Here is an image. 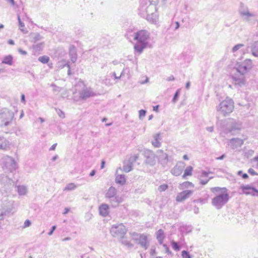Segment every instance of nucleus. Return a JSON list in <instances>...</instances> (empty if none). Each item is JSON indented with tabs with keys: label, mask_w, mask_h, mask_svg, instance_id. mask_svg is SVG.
Instances as JSON below:
<instances>
[{
	"label": "nucleus",
	"mask_w": 258,
	"mask_h": 258,
	"mask_svg": "<svg viewBox=\"0 0 258 258\" xmlns=\"http://www.w3.org/2000/svg\"><path fill=\"white\" fill-rule=\"evenodd\" d=\"M150 33L146 30H141L134 33V39L136 41L135 50L141 54L149 44Z\"/></svg>",
	"instance_id": "1"
},
{
	"label": "nucleus",
	"mask_w": 258,
	"mask_h": 258,
	"mask_svg": "<svg viewBox=\"0 0 258 258\" xmlns=\"http://www.w3.org/2000/svg\"><path fill=\"white\" fill-rule=\"evenodd\" d=\"M117 191L115 187L111 186L107 190L105 198L107 199L111 204L112 207H116L122 203L123 199L121 196L117 194Z\"/></svg>",
	"instance_id": "2"
},
{
	"label": "nucleus",
	"mask_w": 258,
	"mask_h": 258,
	"mask_svg": "<svg viewBox=\"0 0 258 258\" xmlns=\"http://www.w3.org/2000/svg\"><path fill=\"white\" fill-rule=\"evenodd\" d=\"M234 108L233 101L227 97L217 106V110L225 116L230 114L233 111Z\"/></svg>",
	"instance_id": "3"
},
{
	"label": "nucleus",
	"mask_w": 258,
	"mask_h": 258,
	"mask_svg": "<svg viewBox=\"0 0 258 258\" xmlns=\"http://www.w3.org/2000/svg\"><path fill=\"white\" fill-rule=\"evenodd\" d=\"M241 128L242 124L240 121L229 118L227 120L226 126L223 127V132L226 134L230 133L234 135L237 134Z\"/></svg>",
	"instance_id": "4"
},
{
	"label": "nucleus",
	"mask_w": 258,
	"mask_h": 258,
	"mask_svg": "<svg viewBox=\"0 0 258 258\" xmlns=\"http://www.w3.org/2000/svg\"><path fill=\"white\" fill-rule=\"evenodd\" d=\"M14 185L12 179L4 174L0 175V192L2 194H9Z\"/></svg>",
	"instance_id": "5"
},
{
	"label": "nucleus",
	"mask_w": 258,
	"mask_h": 258,
	"mask_svg": "<svg viewBox=\"0 0 258 258\" xmlns=\"http://www.w3.org/2000/svg\"><path fill=\"white\" fill-rule=\"evenodd\" d=\"M14 113L8 109L4 108L0 110V125L7 126L12 123L14 117Z\"/></svg>",
	"instance_id": "6"
},
{
	"label": "nucleus",
	"mask_w": 258,
	"mask_h": 258,
	"mask_svg": "<svg viewBox=\"0 0 258 258\" xmlns=\"http://www.w3.org/2000/svg\"><path fill=\"white\" fill-rule=\"evenodd\" d=\"M229 199V196L227 192H221L212 199V204L217 209H220L228 202Z\"/></svg>",
	"instance_id": "7"
},
{
	"label": "nucleus",
	"mask_w": 258,
	"mask_h": 258,
	"mask_svg": "<svg viewBox=\"0 0 258 258\" xmlns=\"http://www.w3.org/2000/svg\"><path fill=\"white\" fill-rule=\"evenodd\" d=\"M127 229L122 223L113 225L110 230V233L114 237L122 238L126 234Z\"/></svg>",
	"instance_id": "8"
},
{
	"label": "nucleus",
	"mask_w": 258,
	"mask_h": 258,
	"mask_svg": "<svg viewBox=\"0 0 258 258\" xmlns=\"http://www.w3.org/2000/svg\"><path fill=\"white\" fill-rule=\"evenodd\" d=\"M132 239L141 247L147 249L149 247L148 242L147 241V236L144 234H139L136 232L130 233Z\"/></svg>",
	"instance_id": "9"
},
{
	"label": "nucleus",
	"mask_w": 258,
	"mask_h": 258,
	"mask_svg": "<svg viewBox=\"0 0 258 258\" xmlns=\"http://www.w3.org/2000/svg\"><path fill=\"white\" fill-rule=\"evenodd\" d=\"M252 67V62L251 59H246L243 62L238 64L237 71L242 75H244L248 72Z\"/></svg>",
	"instance_id": "10"
},
{
	"label": "nucleus",
	"mask_w": 258,
	"mask_h": 258,
	"mask_svg": "<svg viewBox=\"0 0 258 258\" xmlns=\"http://www.w3.org/2000/svg\"><path fill=\"white\" fill-rule=\"evenodd\" d=\"M4 167L10 172H12L17 168V165L15 160L9 156H5L3 158Z\"/></svg>",
	"instance_id": "11"
},
{
	"label": "nucleus",
	"mask_w": 258,
	"mask_h": 258,
	"mask_svg": "<svg viewBox=\"0 0 258 258\" xmlns=\"http://www.w3.org/2000/svg\"><path fill=\"white\" fill-rule=\"evenodd\" d=\"M240 189L242 190L240 194H245L246 195H251L253 197H258V190L255 187L250 185H242L240 186Z\"/></svg>",
	"instance_id": "12"
},
{
	"label": "nucleus",
	"mask_w": 258,
	"mask_h": 258,
	"mask_svg": "<svg viewBox=\"0 0 258 258\" xmlns=\"http://www.w3.org/2000/svg\"><path fill=\"white\" fill-rule=\"evenodd\" d=\"M244 141L239 138H232L228 142V145L232 150H237L243 144Z\"/></svg>",
	"instance_id": "13"
},
{
	"label": "nucleus",
	"mask_w": 258,
	"mask_h": 258,
	"mask_svg": "<svg viewBox=\"0 0 258 258\" xmlns=\"http://www.w3.org/2000/svg\"><path fill=\"white\" fill-rule=\"evenodd\" d=\"M191 190H185L179 192L176 197V201L181 202L189 198L193 194Z\"/></svg>",
	"instance_id": "14"
},
{
	"label": "nucleus",
	"mask_w": 258,
	"mask_h": 258,
	"mask_svg": "<svg viewBox=\"0 0 258 258\" xmlns=\"http://www.w3.org/2000/svg\"><path fill=\"white\" fill-rule=\"evenodd\" d=\"M79 95L81 99L86 100L89 97L95 96L96 94L91 88H85L79 92Z\"/></svg>",
	"instance_id": "15"
},
{
	"label": "nucleus",
	"mask_w": 258,
	"mask_h": 258,
	"mask_svg": "<svg viewBox=\"0 0 258 258\" xmlns=\"http://www.w3.org/2000/svg\"><path fill=\"white\" fill-rule=\"evenodd\" d=\"M157 154L159 157V160L161 164L165 166L166 165L168 162V156L164 153L162 150H158L157 151Z\"/></svg>",
	"instance_id": "16"
},
{
	"label": "nucleus",
	"mask_w": 258,
	"mask_h": 258,
	"mask_svg": "<svg viewBox=\"0 0 258 258\" xmlns=\"http://www.w3.org/2000/svg\"><path fill=\"white\" fill-rule=\"evenodd\" d=\"M232 80L234 85L237 87H241L245 85L246 82L243 75L240 77H237L236 76L232 77Z\"/></svg>",
	"instance_id": "17"
},
{
	"label": "nucleus",
	"mask_w": 258,
	"mask_h": 258,
	"mask_svg": "<svg viewBox=\"0 0 258 258\" xmlns=\"http://www.w3.org/2000/svg\"><path fill=\"white\" fill-rule=\"evenodd\" d=\"M10 142L3 137H0V149L7 151L10 149Z\"/></svg>",
	"instance_id": "18"
},
{
	"label": "nucleus",
	"mask_w": 258,
	"mask_h": 258,
	"mask_svg": "<svg viewBox=\"0 0 258 258\" xmlns=\"http://www.w3.org/2000/svg\"><path fill=\"white\" fill-rule=\"evenodd\" d=\"M209 173V172H207L205 171H202L199 177L200 184L205 185L209 182L210 179L213 178V177H210L208 179H205V178L208 177Z\"/></svg>",
	"instance_id": "19"
},
{
	"label": "nucleus",
	"mask_w": 258,
	"mask_h": 258,
	"mask_svg": "<svg viewBox=\"0 0 258 258\" xmlns=\"http://www.w3.org/2000/svg\"><path fill=\"white\" fill-rule=\"evenodd\" d=\"M69 56L70 59L73 63L76 61L77 59V53L76 47L74 45H71L69 49Z\"/></svg>",
	"instance_id": "20"
},
{
	"label": "nucleus",
	"mask_w": 258,
	"mask_h": 258,
	"mask_svg": "<svg viewBox=\"0 0 258 258\" xmlns=\"http://www.w3.org/2000/svg\"><path fill=\"white\" fill-rule=\"evenodd\" d=\"M239 13L241 17L243 16H250V12L247 6L241 3L239 8Z\"/></svg>",
	"instance_id": "21"
},
{
	"label": "nucleus",
	"mask_w": 258,
	"mask_h": 258,
	"mask_svg": "<svg viewBox=\"0 0 258 258\" xmlns=\"http://www.w3.org/2000/svg\"><path fill=\"white\" fill-rule=\"evenodd\" d=\"M99 211L101 216L106 217L109 214V206L106 204H103L99 206Z\"/></svg>",
	"instance_id": "22"
},
{
	"label": "nucleus",
	"mask_w": 258,
	"mask_h": 258,
	"mask_svg": "<svg viewBox=\"0 0 258 258\" xmlns=\"http://www.w3.org/2000/svg\"><path fill=\"white\" fill-rule=\"evenodd\" d=\"M255 16V15L254 14L250 13V16H243L241 17L244 21L250 24H253L256 21Z\"/></svg>",
	"instance_id": "23"
},
{
	"label": "nucleus",
	"mask_w": 258,
	"mask_h": 258,
	"mask_svg": "<svg viewBox=\"0 0 258 258\" xmlns=\"http://www.w3.org/2000/svg\"><path fill=\"white\" fill-rule=\"evenodd\" d=\"M141 10L143 12H145L147 16H149L150 14H153V13H151L150 10L151 9H156V8L154 6L150 4L148 7H146L145 6L142 5V3L141 4Z\"/></svg>",
	"instance_id": "24"
},
{
	"label": "nucleus",
	"mask_w": 258,
	"mask_h": 258,
	"mask_svg": "<svg viewBox=\"0 0 258 258\" xmlns=\"http://www.w3.org/2000/svg\"><path fill=\"white\" fill-rule=\"evenodd\" d=\"M182 170L183 168L182 166L178 165H176L171 170V172L173 175L175 176H179L181 174Z\"/></svg>",
	"instance_id": "25"
},
{
	"label": "nucleus",
	"mask_w": 258,
	"mask_h": 258,
	"mask_svg": "<svg viewBox=\"0 0 258 258\" xmlns=\"http://www.w3.org/2000/svg\"><path fill=\"white\" fill-rule=\"evenodd\" d=\"M161 140L160 138V134L158 133L154 135V140L152 142L153 146L155 147L158 148L161 146V143L160 141Z\"/></svg>",
	"instance_id": "26"
},
{
	"label": "nucleus",
	"mask_w": 258,
	"mask_h": 258,
	"mask_svg": "<svg viewBox=\"0 0 258 258\" xmlns=\"http://www.w3.org/2000/svg\"><path fill=\"white\" fill-rule=\"evenodd\" d=\"M251 51L253 56L258 57V41H255L252 44Z\"/></svg>",
	"instance_id": "27"
},
{
	"label": "nucleus",
	"mask_w": 258,
	"mask_h": 258,
	"mask_svg": "<svg viewBox=\"0 0 258 258\" xmlns=\"http://www.w3.org/2000/svg\"><path fill=\"white\" fill-rule=\"evenodd\" d=\"M2 63L12 66L13 64V57L12 55L5 56L2 60Z\"/></svg>",
	"instance_id": "28"
},
{
	"label": "nucleus",
	"mask_w": 258,
	"mask_h": 258,
	"mask_svg": "<svg viewBox=\"0 0 258 258\" xmlns=\"http://www.w3.org/2000/svg\"><path fill=\"white\" fill-rule=\"evenodd\" d=\"M211 190L216 195L221 192H224L225 191L227 192V189L226 187H214L211 188Z\"/></svg>",
	"instance_id": "29"
},
{
	"label": "nucleus",
	"mask_w": 258,
	"mask_h": 258,
	"mask_svg": "<svg viewBox=\"0 0 258 258\" xmlns=\"http://www.w3.org/2000/svg\"><path fill=\"white\" fill-rule=\"evenodd\" d=\"M157 239H158L160 244H162L163 241L165 238L164 231L162 229H159L156 233Z\"/></svg>",
	"instance_id": "30"
},
{
	"label": "nucleus",
	"mask_w": 258,
	"mask_h": 258,
	"mask_svg": "<svg viewBox=\"0 0 258 258\" xmlns=\"http://www.w3.org/2000/svg\"><path fill=\"white\" fill-rule=\"evenodd\" d=\"M17 191L20 196H24L27 193L28 189L25 185H19L17 186Z\"/></svg>",
	"instance_id": "31"
},
{
	"label": "nucleus",
	"mask_w": 258,
	"mask_h": 258,
	"mask_svg": "<svg viewBox=\"0 0 258 258\" xmlns=\"http://www.w3.org/2000/svg\"><path fill=\"white\" fill-rule=\"evenodd\" d=\"M115 182L120 185H123L126 182L124 175L120 174L116 175L115 177Z\"/></svg>",
	"instance_id": "32"
},
{
	"label": "nucleus",
	"mask_w": 258,
	"mask_h": 258,
	"mask_svg": "<svg viewBox=\"0 0 258 258\" xmlns=\"http://www.w3.org/2000/svg\"><path fill=\"white\" fill-rule=\"evenodd\" d=\"M133 163L131 162V160H128L127 163H124L123 166V170L125 172H128L133 169Z\"/></svg>",
	"instance_id": "33"
},
{
	"label": "nucleus",
	"mask_w": 258,
	"mask_h": 258,
	"mask_svg": "<svg viewBox=\"0 0 258 258\" xmlns=\"http://www.w3.org/2000/svg\"><path fill=\"white\" fill-rule=\"evenodd\" d=\"M31 38L33 42H36L42 39V37L38 33L31 34Z\"/></svg>",
	"instance_id": "34"
},
{
	"label": "nucleus",
	"mask_w": 258,
	"mask_h": 258,
	"mask_svg": "<svg viewBox=\"0 0 258 258\" xmlns=\"http://www.w3.org/2000/svg\"><path fill=\"white\" fill-rule=\"evenodd\" d=\"M192 167L191 166H188L186 168V169L184 170V174L182 176V177L183 178H185L187 176H190L192 175Z\"/></svg>",
	"instance_id": "35"
},
{
	"label": "nucleus",
	"mask_w": 258,
	"mask_h": 258,
	"mask_svg": "<svg viewBox=\"0 0 258 258\" xmlns=\"http://www.w3.org/2000/svg\"><path fill=\"white\" fill-rule=\"evenodd\" d=\"M17 18L20 30L24 33H27L28 31L26 30L23 29V28L25 27V25L24 23L21 21L20 15L19 14L17 15Z\"/></svg>",
	"instance_id": "36"
},
{
	"label": "nucleus",
	"mask_w": 258,
	"mask_h": 258,
	"mask_svg": "<svg viewBox=\"0 0 258 258\" xmlns=\"http://www.w3.org/2000/svg\"><path fill=\"white\" fill-rule=\"evenodd\" d=\"M76 188L77 186L74 183H70L66 186L63 190H73Z\"/></svg>",
	"instance_id": "37"
},
{
	"label": "nucleus",
	"mask_w": 258,
	"mask_h": 258,
	"mask_svg": "<svg viewBox=\"0 0 258 258\" xmlns=\"http://www.w3.org/2000/svg\"><path fill=\"white\" fill-rule=\"evenodd\" d=\"M49 57L46 55L40 56L38 60L43 63H46L49 61Z\"/></svg>",
	"instance_id": "38"
},
{
	"label": "nucleus",
	"mask_w": 258,
	"mask_h": 258,
	"mask_svg": "<svg viewBox=\"0 0 258 258\" xmlns=\"http://www.w3.org/2000/svg\"><path fill=\"white\" fill-rule=\"evenodd\" d=\"M181 186L182 187V188H188L189 187H194V184L189 181H185L183 182Z\"/></svg>",
	"instance_id": "39"
},
{
	"label": "nucleus",
	"mask_w": 258,
	"mask_h": 258,
	"mask_svg": "<svg viewBox=\"0 0 258 258\" xmlns=\"http://www.w3.org/2000/svg\"><path fill=\"white\" fill-rule=\"evenodd\" d=\"M180 89H178L176 91V92L174 94V95L173 96V98L172 99V102L173 103H175L177 101V100L178 99V97H179V94H180Z\"/></svg>",
	"instance_id": "40"
},
{
	"label": "nucleus",
	"mask_w": 258,
	"mask_h": 258,
	"mask_svg": "<svg viewBox=\"0 0 258 258\" xmlns=\"http://www.w3.org/2000/svg\"><path fill=\"white\" fill-rule=\"evenodd\" d=\"M43 44L42 43H37L33 45V48L36 51H40L43 48Z\"/></svg>",
	"instance_id": "41"
},
{
	"label": "nucleus",
	"mask_w": 258,
	"mask_h": 258,
	"mask_svg": "<svg viewBox=\"0 0 258 258\" xmlns=\"http://www.w3.org/2000/svg\"><path fill=\"white\" fill-rule=\"evenodd\" d=\"M181 255L182 258H191L189 252L186 250L182 251Z\"/></svg>",
	"instance_id": "42"
},
{
	"label": "nucleus",
	"mask_w": 258,
	"mask_h": 258,
	"mask_svg": "<svg viewBox=\"0 0 258 258\" xmlns=\"http://www.w3.org/2000/svg\"><path fill=\"white\" fill-rule=\"evenodd\" d=\"M171 245H172V248L174 250H175L176 251H178L180 250V246L178 245V243L176 242L172 241L171 242Z\"/></svg>",
	"instance_id": "43"
},
{
	"label": "nucleus",
	"mask_w": 258,
	"mask_h": 258,
	"mask_svg": "<svg viewBox=\"0 0 258 258\" xmlns=\"http://www.w3.org/2000/svg\"><path fill=\"white\" fill-rule=\"evenodd\" d=\"M55 110L58 114V115L61 118H64L65 117L64 113L60 109L55 108Z\"/></svg>",
	"instance_id": "44"
},
{
	"label": "nucleus",
	"mask_w": 258,
	"mask_h": 258,
	"mask_svg": "<svg viewBox=\"0 0 258 258\" xmlns=\"http://www.w3.org/2000/svg\"><path fill=\"white\" fill-rule=\"evenodd\" d=\"M244 46L242 44H238L236 45H235L233 48H232V52H235L238 49H239L241 47H243Z\"/></svg>",
	"instance_id": "45"
},
{
	"label": "nucleus",
	"mask_w": 258,
	"mask_h": 258,
	"mask_svg": "<svg viewBox=\"0 0 258 258\" xmlns=\"http://www.w3.org/2000/svg\"><path fill=\"white\" fill-rule=\"evenodd\" d=\"M168 188V185L166 184H162L158 187V190L160 191H165Z\"/></svg>",
	"instance_id": "46"
},
{
	"label": "nucleus",
	"mask_w": 258,
	"mask_h": 258,
	"mask_svg": "<svg viewBox=\"0 0 258 258\" xmlns=\"http://www.w3.org/2000/svg\"><path fill=\"white\" fill-rule=\"evenodd\" d=\"M146 111L144 109L140 110L139 111V118L142 119L143 117L146 115Z\"/></svg>",
	"instance_id": "47"
},
{
	"label": "nucleus",
	"mask_w": 258,
	"mask_h": 258,
	"mask_svg": "<svg viewBox=\"0 0 258 258\" xmlns=\"http://www.w3.org/2000/svg\"><path fill=\"white\" fill-rule=\"evenodd\" d=\"M122 243L128 247H132L133 245L128 240H122Z\"/></svg>",
	"instance_id": "48"
},
{
	"label": "nucleus",
	"mask_w": 258,
	"mask_h": 258,
	"mask_svg": "<svg viewBox=\"0 0 258 258\" xmlns=\"http://www.w3.org/2000/svg\"><path fill=\"white\" fill-rule=\"evenodd\" d=\"M31 224V221L29 220H26L24 222L23 228H26L30 226Z\"/></svg>",
	"instance_id": "49"
},
{
	"label": "nucleus",
	"mask_w": 258,
	"mask_h": 258,
	"mask_svg": "<svg viewBox=\"0 0 258 258\" xmlns=\"http://www.w3.org/2000/svg\"><path fill=\"white\" fill-rule=\"evenodd\" d=\"M248 172L252 175H257L258 174L252 168H249L248 170Z\"/></svg>",
	"instance_id": "50"
},
{
	"label": "nucleus",
	"mask_w": 258,
	"mask_h": 258,
	"mask_svg": "<svg viewBox=\"0 0 258 258\" xmlns=\"http://www.w3.org/2000/svg\"><path fill=\"white\" fill-rule=\"evenodd\" d=\"M138 158V156L137 155H135L132 157H131L129 160H131V162L133 163V162H135Z\"/></svg>",
	"instance_id": "51"
},
{
	"label": "nucleus",
	"mask_w": 258,
	"mask_h": 258,
	"mask_svg": "<svg viewBox=\"0 0 258 258\" xmlns=\"http://www.w3.org/2000/svg\"><path fill=\"white\" fill-rule=\"evenodd\" d=\"M56 226L55 225L51 227L50 231L48 232V234L49 235H51L53 234V231L56 229Z\"/></svg>",
	"instance_id": "52"
},
{
	"label": "nucleus",
	"mask_w": 258,
	"mask_h": 258,
	"mask_svg": "<svg viewBox=\"0 0 258 258\" xmlns=\"http://www.w3.org/2000/svg\"><path fill=\"white\" fill-rule=\"evenodd\" d=\"M67 67L68 68V75H71V67H70V65L69 63H67L66 64H65L64 65V67Z\"/></svg>",
	"instance_id": "53"
},
{
	"label": "nucleus",
	"mask_w": 258,
	"mask_h": 258,
	"mask_svg": "<svg viewBox=\"0 0 258 258\" xmlns=\"http://www.w3.org/2000/svg\"><path fill=\"white\" fill-rule=\"evenodd\" d=\"M206 130L208 132L212 133V132H213L214 131V127L213 126L207 127H206Z\"/></svg>",
	"instance_id": "54"
},
{
	"label": "nucleus",
	"mask_w": 258,
	"mask_h": 258,
	"mask_svg": "<svg viewBox=\"0 0 258 258\" xmlns=\"http://www.w3.org/2000/svg\"><path fill=\"white\" fill-rule=\"evenodd\" d=\"M51 86L54 87L53 90L55 91H60V88L56 86V85L54 84H52Z\"/></svg>",
	"instance_id": "55"
},
{
	"label": "nucleus",
	"mask_w": 258,
	"mask_h": 258,
	"mask_svg": "<svg viewBox=\"0 0 258 258\" xmlns=\"http://www.w3.org/2000/svg\"><path fill=\"white\" fill-rule=\"evenodd\" d=\"M174 80H175V78H174V76L173 75H171L170 77H168L166 79V80L167 81H174Z\"/></svg>",
	"instance_id": "56"
},
{
	"label": "nucleus",
	"mask_w": 258,
	"mask_h": 258,
	"mask_svg": "<svg viewBox=\"0 0 258 258\" xmlns=\"http://www.w3.org/2000/svg\"><path fill=\"white\" fill-rule=\"evenodd\" d=\"M18 51L19 52V53H20L21 54H23V55H26L27 54V52L26 51L23 50L21 48H19L18 49Z\"/></svg>",
	"instance_id": "57"
},
{
	"label": "nucleus",
	"mask_w": 258,
	"mask_h": 258,
	"mask_svg": "<svg viewBox=\"0 0 258 258\" xmlns=\"http://www.w3.org/2000/svg\"><path fill=\"white\" fill-rule=\"evenodd\" d=\"M8 3L11 4L13 6L15 5V2L14 0H6Z\"/></svg>",
	"instance_id": "58"
},
{
	"label": "nucleus",
	"mask_w": 258,
	"mask_h": 258,
	"mask_svg": "<svg viewBox=\"0 0 258 258\" xmlns=\"http://www.w3.org/2000/svg\"><path fill=\"white\" fill-rule=\"evenodd\" d=\"M21 101L22 102L24 103V104L25 103L26 101H25V97L24 94H22Z\"/></svg>",
	"instance_id": "59"
},
{
	"label": "nucleus",
	"mask_w": 258,
	"mask_h": 258,
	"mask_svg": "<svg viewBox=\"0 0 258 258\" xmlns=\"http://www.w3.org/2000/svg\"><path fill=\"white\" fill-rule=\"evenodd\" d=\"M56 145H57V144H54L52 145L51 146V147H50V148L49 149V150H54L56 148Z\"/></svg>",
	"instance_id": "60"
},
{
	"label": "nucleus",
	"mask_w": 258,
	"mask_h": 258,
	"mask_svg": "<svg viewBox=\"0 0 258 258\" xmlns=\"http://www.w3.org/2000/svg\"><path fill=\"white\" fill-rule=\"evenodd\" d=\"M190 83L189 82H187L186 83V85H185V88L186 89H188L190 87Z\"/></svg>",
	"instance_id": "61"
},
{
	"label": "nucleus",
	"mask_w": 258,
	"mask_h": 258,
	"mask_svg": "<svg viewBox=\"0 0 258 258\" xmlns=\"http://www.w3.org/2000/svg\"><path fill=\"white\" fill-rule=\"evenodd\" d=\"M8 43L10 45H14V41L12 39H9L8 41Z\"/></svg>",
	"instance_id": "62"
},
{
	"label": "nucleus",
	"mask_w": 258,
	"mask_h": 258,
	"mask_svg": "<svg viewBox=\"0 0 258 258\" xmlns=\"http://www.w3.org/2000/svg\"><path fill=\"white\" fill-rule=\"evenodd\" d=\"M96 173V171L95 170H92V171L90 173V176H94Z\"/></svg>",
	"instance_id": "63"
},
{
	"label": "nucleus",
	"mask_w": 258,
	"mask_h": 258,
	"mask_svg": "<svg viewBox=\"0 0 258 258\" xmlns=\"http://www.w3.org/2000/svg\"><path fill=\"white\" fill-rule=\"evenodd\" d=\"M242 177L243 179H246L248 178V176L246 173H243L242 175Z\"/></svg>",
	"instance_id": "64"
}]
</instances>
